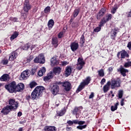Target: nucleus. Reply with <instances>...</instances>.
I'll use <instances>...</instances> for the list:
<instances>
[{"instance_id": "864d4df0", "label": "nucleus", "mask_w": 131, "mask_h": 131, "mask_svg": "<svg viewBox=\"0 0 131 131\" xmlns=\"http://www.w3.org/2000/svg\"><path fill=\"white\" fill-rule=\"evenodd\" d=\"M61 64L62 66H66V65H68V64H69V62L67 61H64L61 62Z\"/></svg>"}, {"instance_id": "de8ad7c7", "label": "nucleus", "mask_w": 131, "mask_h": 131, "mask_svg": "<svg viewBox=\"0 0 131 131\" xmlns=\"http://www.w3.org/2000/svg\"><path fill=\"white\" fill-rule=\"evenodd\" d=\"M1 63L3 65H7L9 63V60L8 59H4L1 61Z\"/></svg>"}, {"instance_id": "5701e85b", "label": "nucleus", "mask_w": 131, "mask_h": 131, "mask_svg": "<svg viewBox=\"0 0 131 131\" xmlns=\"http://www.w3.org/2000/svg\"><path fill=\"white\" fill-rule=\"evenodd\" d=\"M51 63L52 66L58 65V64H59V61H58V59H57V57L54 56L52 57L51 59Z\"/></svg>"}, {"instance_id": "dca6fc26", "label": "nucleus", "mask_w": 131, "mask_h": 131, "mask_svg": "<svg viewBox=\"0 0 131 131\" xmlns=\"http://www.w3.org/2000/svg\"><path fill=\"white\" fill-rule=\"evenodd\" d=\"M54 77V73L53 72H50L48 73L47 76L43 77L44 81H49L50 79H52Z\"/></svg>"}, {"instance_id": "49530a36", "label": "nucleus", "mask_w": 131, "mask_h": 131, "mask_svg": "<svg viewBox=\"0 0 131 131\" xmlns=\"http://www.w3.org/2000/svg\"><path fill=\"white\" fill-rule=\"evenodd\" d=\"M84 36L82 35L80 38V43L82 45H83V43H84Z\"/></svg>"}, {"instance_id": "a878e982", "label": "nucleus", "mask_w": 131, "mask_h": 131, "mask_svg": "<svg viewBox=\"0 0 131 131\" xmlns=\"http://www.w3.org/2000/svg\"><path fill=\"white\" fill-rule=\"evenodd\" d=\"M117 29H113L112 30V31L111 32V38L112 39H114L115 38V36H116Z\"/></svg>"}, {"instance_id": "a211bd4d", "label": "nucleus", "mask_w": 131, "mask_h": 131, "mask_svg": "<svg viewBox=\"0 0 131 131\" xmlns=\"http://www.w3.org/2000/svg\"><path fill=\"white\" fill-rule=\"evenodd\" d=\"M1 81H8L10 80V76L8 74H4L0 77Z\"/></svg>"}, {"instance_id": "c03bdc74", "label": "nucleus", "mask_w": 131, "mask_h": 131, "mask_svg": "<svg viewBox=\"0 0 131 131\" xmlns=\"http://www.w3.org/2000/svg\"><path fill=\"white\" fill-rule=\"evenodd\" d=\"M86 126H87V125H78V126H77V128L78 129H80L81 130H82V129L86 128Z\"/></svg>"}, {"instance_id": "f3484780", "label": "nucleus", "mask_w": 131, "mask_h": 131, "mask_svg": "<svg viewBox=\"0 0 131 131\" xmlns=\"http://www.w3.org/2000/svg\"><path fill=\"white\" fill-rule=\"evenodd\" d=\"M71 47V49L73 52H75L77 49H78V43L76 42H73L71 43L70 45Z\"/></svg>"}, {"instance_id": "f8f14e48", "label": "nucleus", "mask_w": 131, "mask_h": 131, "mask_svg": "<svg viewBox=\"0 0 131 131\" xmlns=\"http://www.w3.org/2000/svg\"><path fill=\"white\" fill-rule=\"evenodd\" d=\"M118 72H120L123 77L126 76V73L128 72V70L123 68L122 66H120V68L117 69Z\"/></svg>"}, {"instance_id": "09e8293b", "label": "nucleus", "mask_w": 131, "mask_h": 131, "mask_svg": "<svg viewBox=\"0 0 131 131\" xmlns=\"http://www.w3.org/2000/svg\"><path fill=\"white\" fill-rule=\"evenodd\" d=\"M32 60H33V56L32 55H31L27 58V61L28 63Z\"/></svg>"}, {"instance_id": "4468645a", "label": "nucleus", "mask_w": 131, "mask_h": 131, "mask_svg": "<svg viewBox=\"0 0 131 131\" xmlns=\"http://www.w3.org/2000/svg\"><path fill=\"white\" fill-rule=\"evenodd\" d=\"M81 110H80V107H75L72 111V113L74 115H76V118H78L77 115H79L81 113Z\"/></svg>"}, {"instance_id": "052dcab7", "label": "nucleus", "mask_w": 131, "mask_h": 131, "mask_svg": "<svg viewBox=\"0 0 131 131\" xmlns=\"http://www.w3.org/2000/svg\"><path fill=\"white\" fill-rule=\"evenodd\" d=\"M104 82H106V79L105 78H103L101 80L100 83H101V84L103 85V84H104Z\"/></svg>"}, {"instance_id": "0e129e2a", "label": "nucleus", "mask_w": 131, "mask_h": 131, "mask_svg": "<svg viewBox=\"0 0 131 131\" xmlns=\"http://www.w3.org/2000/svg\"><path fill=\"white\" fill-rule=\"evenodd\" d=\"M127 47L128 48L129 50H131V41L128 43Z\"/></svg>"}, {"instance_id": "c85d7f7f", "label": "nucleus", "mask_w": 131, "mask_h": 131, "mask_svg": "<svg viewBox=\"0 0 131 131\" xmlns=\"http://www.w3.org/2000/svg\"><path fill=\"white\" fill-rule=\"evenodd\" d=\"M54 24H55L54 20L50 19L48 23V28H49L50 29H52V28H53V26H54Z\"/></svg>"}, {"instance_id": "9d476101", "label": "nucleus", "mask_w": 131, "mask_h": 131, "mask_svg": "<svg viewBox=\"0 0 131 131\" xmlns=\"http://www.w3.org/2000/svg\"><path fill=\"white\" fill-rule=\"evenodd\" d=\"M11 111H13V110L9 105H7L2 109L1 113H3L4 115H8Z\"/></svg>"}, {"instance_id": "7c9ffc66", "label": "nucleus", "mask_w": 131, "mask_h": 131, "mask_svg": "<svg viewBox=\"0 0 131 131\" xmlns=\"http://www.w3.org/2000/svg\"><path fill=\"white\" fill-rule=\"evenodd\" d=\"M66 113V110L65 109H62L59 112H57V114L58 116H63L64 114Z\"/></svg>"}, {"instance_id": "c9c22d12", "label": "nucleus", "mask_w": 131, "mask_h": 131, "mask_svg": "<svg viewBox=\"0 0 131 131\" xmlns=\"http://www.w3.org/2000/svg\"><path fill=\"white\" fill-rule=\"evenodd\" d=\"M78 14H79V9H75L73 13V16L74 18H76V17H77V16L78 15Z\"/></svg>"}, {"instance_id": "f704fd0d", "label": "nucleus", "mask_w": 131, "mask_h": 131, "mask_svg": "<svg viewBox=\"0 0 131 131\" xmlns=\"http://www.w3.org/2000/svg\"><path fill=\"white\" fill-rule=\"evenodd\" d=\"M98 75L100 76V77H103L105 75V74L104 73V70L101 69L98 71Z\"/></svg>"}, {"instance_id": "13d9d810", "label": "nucleus", "mask_w": 131, "mask_h": 131, "mask_svg": "<svg viewBox=\"0 0 131 131\" xmlns=\"http://www.w3.org/2000/svg\"><path fill=\"white\" fill-rule=\"evenodd\" d=\"M124 101H125L124 100V98H122L121 99V101L120 102L121 106H123L124 105Z\"/></svg>"}, {"instance_id": "680f3d73", "label": "nucleus", "mask_w": 131, "mask_h": 131, "mask_svg": "<svg viewBox=\"0 0 131 131\" xmlns=\"http://www.w3.org/2000/svg\"><path fill=\"white\" fill-rule=\"evenodd\" d=\"M85 123V122L84 121H79L78 124L79 125H82L84 124Z\"/></svg>"}, {"instance_id": "cd10ccee", "label": "nucleus", "mask_w": 131, "mask_h": 131, "mask_svg": "<svg viewBox=\"0 0 131 131\" xmlns=\"http://www.w3.org/2000/svg\"><path fill=\"white\" fill-rule=\"evenodd\" d=\"M45 73H46V68L43 67L38 71V75L39 76H42Z\"/></svg>"}, {"instance_id": "774afa93", "label": "nucleus", "mask_w": 131, "mask_h": 131, "mask_svg": "<svg viewBox=\"0 0 131 131\" xmlns=\"http://www.w3.org/2000/svg\"><path fill=\"white\" fill-rule=\"evenodd\" d=\"M108 71H109V72H112V71H113V68H112V67L109 68Z\"/></svg>"}, {"instance_id": "69168bd1", "label": "nucleus", "mask_w": 131, "mask_h": 131, "mask_svg": "<svg viewBox=\"0 0 131 131\" xmlns=\"http://www.w3.org/2000/svg\"><path fill=\"white\" fill-rule=\"evenodd\" d=\"M71 129H72V127H66V130H67V131L71 130Z\"/></svg>"}, {"instance_id": "423d86ee", "label": "nucleus", "mask_w": 131, "mask_h": 131, "mask_svg": "<svg viewBox=\"0 0 131 131\" xmlns=\"http://www.w3.org/2000/svg\"><path fill=\"white\" fill-rule=\"evenodd\" d=\"M91 82V77H87L79 85L78 88L77 89L78 92H80V91L83 90L85 85H88L89 83Z\"/></svg>"}, {"instance_id": "e433bc0d", "label": "nucleus", "mask_w": 131, "mask_h": 131, "mask_svg": "<svg viewBox=\"0 0 131 131\" xmlns=\"http://www.w3.org/2000/svg\"><path fill=\"white\" fill-rule=\"evenodd\" d=\"M106 20H105V18H103L102 19H101V21L100 22V24L99 25V26H101L102 27V26H104V24H105V23H106Z\"/></svg>"}, {"instance_id": "4c0bfd02", "label": "nucleus", "mask_w": 131, "mask_h": 131, "mask_svg": "<svg viewBox=\"0 0 131 131\" xmlns=\"http://www.w3.org/2000/svg\"><path fill=\"white\" fill-rule=\"evenodd\" d=\"M29 48H30V46H29L28 44H26L24 46L21 47L22 50H24V51H27Z\"/></svg>"}, {"instance_id": "3c124183", "label": "nucleus", "mask_w": 131, "mask_h": 131, "mask_svg": "<svg viewBox=\"0 0 131 131\" xmlns=\"http://www.w3.org/2000/svg\"><path fill=\"white\" fill-rule=\"evenodd\" d=\"M67 123H68L69 126H72L73 125V121L69 120L67 122Z\"/></svg>"}, {"instance_id": "4be33fe9", "label": "nucleus", "mask_w": 131, "mask_h": 131, "mask_svg": "<svg viewBox=\"0 0 131 131\" xmlns=\"http://www.w3.org/2000/svg\"><path fill=\"white\" fill-rule=\"evenodd\" d=\"M24 89V84L19 83L17 85L16 84V91L20 92V91Z\"/></svg>"}, {"instance_id": "58836bf2", "label": "nucleus", "mask_w": 131, "mask_h": 131, "mask_svg": "<svg viewBox=\"0 0 131 131\" xmlns=\"http://www.w3.org/2000/svg\"><path fill=\"white\" fill-rule=\"evenodd\" d=\"M118 98L119 99H122V97L123 96V91L120 90L118 92Z\"/></svg>"}, {"instance_id": "f03ea898", "label": "nucleus", "mask_w": 131, "mask_h": 131, "mask_svg": "<svg viewBox=\"0 0 131 131\" xmlns=\"http://www.w3.org/2000/svg\"><path fill=\"white\" fill-rule=\"evenodd\" d=\"M32 6L29 3V0H25L24 3V6L23 10L24 13L21 12V14H26V15H28V12L31 10Z\"/></svg>"}, {"instance_id": "338daca9", "label": "nucleus", "mask_w": 131, "mask_h": 131, "mask_svg": "<svg viewBox=\"0 0 131 131\" xmlns=\"http://www.w3.org/2000/svg\"><path fill=\"white\" fill-rule=\"evenodd\" d=\"M17 116L18 117H20V116H22V112H19L17 114Z\"/></svg>"}, {"instance_id": "6e6552de", "label": "nucleus", "mask_w": 131, "mask_h": 131, "mask_svg": "<svg viewBox=\"0 0 131 131\" xmlns=\"http://www.w3.org/2000/svg\"><path fill=\"white\" fill-rule=\"evenodd\" d=\"M45 61L43 54H40L34 59V63H39V64H43Z\"/></svg>"}, {"instance_id": "2f4dec72", "label": "nucleus", "mask_w": 131, "mask_h": 131, "mask_svg": "<svg viewBox=\"0 0 131 131\" xmlns=\"http://www.w3.org/2000/svg\"><path fill=\"white\" fill-rule=\"evenodd\" d=\"M18 35H19V33L17 32H15L10 37L11 40H13L15 38H17V37H18Z\"/></svg>"}, {"instance_id": "393cba45", "label": "nucleus", "mask_w": 131, "mask_h": 131, "mask_svg": "<svg viewBox=\"0 0 131 131\" xmlns=\"http://www.w3.org/2000/svg\"><path fill=\"white\" fill-rule=\"evenodd\" d=\"M52 42L54 48H57V47H58V38L57 37H53Z\"/></svg>"}, {"instance_id": "37998d69", "label": "nucleus", "mask_w": 131, "mask_h": 131, "mask_svg": "<svg viewBox=\"0 0 131 131\" xmlns=\"http://www.w3.org/2000/svg\"><path fill=\"white\" fill-rule=\"evenodd\" d=\"M37 85V83L35 82H32L30 83V88L31 89H33V88H35L36 86Z\"/></svg>"}, {"instance_id": "ddd939ff", "label": "nucleus", "mask_w": 131, "mask_h": 131, "mask_svg": "<svg viewBox=\"0 0 131 131\" xmlns=\"http://www.w3.org/2000/svg\"><path fill=\"white\" fill-rule=\"evenodd\" d=\"M59 86H58L57 84H54L51 88V93L54 95V96H56V95L59 93Z\"/></svg>"}, {"instance_id": "bf43d9fd", "label": "nucleus", "mask_w": 131, "mask_h": 131, "mask_svg": "<svg viewBox=\"0 0 131 131\" xmlns=\"http://www.w3.org/2000/svg\"><path fill=\"white\" fill-rule=\"evenodd\" d=\"M79 121L78 120H73V124H78Z\"/></svg>"}, {"instance_id": "6ab92c4d", "label": "nucleus", "mask_w": 131, "mask_h": 131, "mask_svg": "<svg viewBox=\"0 0 131 131\" xmlns=\"http://www.w3.org/2000/svg\"><path fill=\"white\" fill-rule=\"evenodd\" d=\"M18 57V53L16 52H13L11 53L9 60L10 61H14V59H16Z\"/></svg>"}, {"instance_id": "f257e3e1", "label": "nucleus", "mask_w": 131, "mask_h": 131, "mask_svg": "<svg viewBox=\"0 0 131 131\" xmlns=\"http://www.w3.org/2000/svg\"><path fill=\"white\" fill-rule=\"evenodd\" d=\"M45 91V88L42 86H37L31 93V96L28 95L26 96V99L27 101L32 100H37L42 96V93Z\"/></svg>"}, {"instance_id": "79ce46f5", "label": "nucleus", "mask_w": 131, "mask_h": 131, "mask_svg": "<svg viewBox=\"0 0 131 131\" xmlns=\"http://www.w3.org/2000/svg\"><path fill=\"white\" fill-rule=\"evenodd\" d=\"M101 26H100L99 25V26L96 27L95 29H94L93 32L97 33L99 32V31H101Z\"/></svg>"}, {"instance_id": "72a5a7b5", "label": "nucleus", "mask_w": 131, "mask_h": 131, "mask_svg": "<svg viewBox=\"0 0 131 131\" xmlns=\"http://www.w3.org/2000/svg\"><path fill=\"white\" fill-rule=\"evenodd\" d=\"M119 105V103L117 102L114 106H112L111 107V111H115V110H117V106H118Z\"/></svg>"}, {"instance_id": "8fccbe9b", "label": "nucleus", "mask_w": 131, "mask_h": 131, "mask_svg": "<svg viewBox=\"0 0 131 131\" xmlns=\"http://www.w3.org/2000/svg\"><path fill=\"white\" fill-rule=\"evenodd\" d=\"M10 20L12 22H18V18L16 17H10Z\"/></svg>"}, {"instance_id": "0eeeda50", "label": "nucleus", "mask_w": 131, "mask_h": 131, "mask_svg": "<svg viewBox=\"0 0 131 131\" xmlns=\"http://www.w3.org/2000/svg\"><path fill=\"white\" fill-rule=\"evenodd\" d=\"M76 65V69L78 70H81V69L83 68V66L85 65V62H84V60H83V58H82V57L78 58Z\"/></svg>"}, {"instance_id": "1a4fd4ad", "label": "nucleus", "mask_w": 131, "mask_h": 131, "mask_svg": "<svg viewBox=\"0 0 131 131\" xmlns=\"http://www.w3.org/2000/svg\"><path fill=\"white\" fill-rule=\"evenodd\" d=\"M30 73V71L29 70H27L23 72L19 77L20 80L27 79L29 75H30V74H29Z\"/></svg>"}, {"instance_id": "6e6d98bb", "label": "nucleus", "mask_w": 131, "mask_h": 131, "mask_svg": "<svg viewBox=\"0 0 131 131\" xmlns=\"http://www.w3.org/2000/svg\"><path fill=\"white\" fill-rule=\"evenodd\" d=\"M117 10V8L116 7L113 8L112 10H111L112 14H115Z\"/></svg>"}, {"instance_id": "2eb2a0df", "label": "nucleus", "mask_w": 131, "mask_h": 131, "mask_svg": "<svg viewBox=\"0 0 131 131\" xmlns=\"http://www.w3.org/2000/svg\"><path fill=\"white\" fill-rule=\"evenodd\" d=\"M105 13H106V9H105V8H101L99 13L97 14V19L98 20H100V19H101V18H102V17L105 15Z\"/></svg>"}, {"instance_id": "bb28decb", "label": "nucleus", "mask_w": 131, "mask_h": 131, "mask_svg": "<svg viewBox=\"0 0 131 131\" xmlns=\"http://www.w3.org/2000/svg\"><path fill=\"white\" fill-rule=\"evenodd\" d=\"M125 57H127V58H128L129 57V55H128V53L126 52V51H123L121 53V59H125Z\"/></svg>"}, {"instance_id": "39448f33", "label": "nucleus", "mask_w": 131, "mask_h": 131, "mask_svg": "<svg viewBox=\"0 0 131 131\" xmlns=\"http://www.w3.org/2000/svg\"><path fill=\"white\" fill-rule=\"evenodd\" d=\"M5 88L9 93L13 94V93L16 92V82L12 81L10 83L6 85Z\"/></svg>"}, {"instance_id": "5fc2aeb1", "label": "nucleus", "mask_w": 131, "mask_h": 131, "mask_svg": "<svg viewBox=\"0 0 131 131\" xmlns=\"http://www.w3.org/2000/svg\"><path fill=\"white\" fill-rule=\"evenodd\" d=\"M31 74H32V75H33L34 74V73H35V72H36V70L35 69H32V70L31 71H30Z\"/></svg>"}, {"instance_id": "9b49d317", "label": "nucleus", "mask_w": 131, "mask_h": 131, "mask_svg": "<svg viewBox=\"0 0 131 131\" xmlns=\"http://www.w3.org/2000/svg\"><path fill=\"white\" fill-rule=\"evenodd\" d=\"M62 86L63 88V90L66 91V92H69L72 88L71 87V83L69 81L63 82Z\"/></svg>"}, {"instance_id": "b1692460", "label": "nucleus", "mask_w": 131, "mask_h": 131, "mask_svg": "<svg viewBox=\"0 0 131 131\" xmlns=\"http://www.w3.org/2000/svg\"><path fill=\"white\" fill-rule=\"evenodd\" d=\"M110 89V81H108L106 84L103 86V93H107Z\"/></svg>"}, {"instance_id": "aec40b11", "label": "nucleus", "mask_w": 131, "mask_h": 131, "mask_svg": "<svg viewBox=\"0 0 131 131\" xmlns=\"http://www.w3.org/2000/svg\"><path fill=\"white\" fill-rule=\"evenodd\" d=\"M71 72H72V68L70 66H68L66 68V71L64 72V74L66 76H69L71 74Z\"/></svg>"}, {"instance_id": "c756f323", "label": "nucleus", "mask_w": 131, "mask_h": 131, "mask_svg": "<svg viewBox=\"0 0 131 131\" xmlns=\"http://www.w3.org/2000/svg\"><path fill=\"white\" fill-rule=\"evenodd\" d=\"M53 73L55 74H60L61 73V68L60 67H56L53 69Z\"/></svg>"}, {"instance_id": "20e7f679", "label": "nucleus", "mask_w": 131, "mask_h": 131, "mask_svg": "<svg viewBox=\"0 0 131 131\" xmlns=\"http://www.w3.org/2000/svg\"><path fill=\"white\" fill-rule=\"evenodd\" d=\"M121 84V80H120V79L119 78H118L117 79H112L110 81V85L111 86L112 90H114V89H115L116 88H119Z\"/></svg>"}, {"instance_id": "a19ab883", "label": "nucleus", "mask_w": 131, "mask_h": 131, "mask_svg": "<svg viewBox=\"0 0 131 131\" xmlns=\"http://www.w3.org/2000/svg\"><path fill=\"white\" fill-rule=\"evenodd\" d=\"M44 12H45V14H48V13H50V12H51V7L50 6L47 7L45 9Z\"/></svg>"}, {"instance_id": "a18cd8bd", "label": "nucleus", "mask_w": 131, "mask_h": 131, "mask_svg": "<svg viewBox=\"0 0 131 131\" xmlns=\"http://www.w3.org/2000/svg\"><path fill=\"white\" fill-rule=\"evenodd\" d=\"M103 18H105V20H106V22H107V21L111 20V18H112V15L109 14L107 15H106L105 17Z\"/></svg>"}, {"instance_id": "4d7b16f0", "label": "nucleus", "mask_w": 131, "mask_h": 131, "mask_svg": "<svg viewBox=\"0 0 131 131\" xmlns=\"http://www.w3.org/2000/svg\"><path fill=\"white\" fill-rule=\"evenodd\" d=\"M95 97V94L93 92H92L91 95L89 96V99H93Z\"/></svg>"}, {"instance_id": "ea45409f", "label": "nucleus", "mask_w": 131, "mask_h": 131, "mask_svg": "<svg viewBox=\"0 0 131 131\" xmlns=\"http://www.w3.org/2000/svg\"><path fill=\"white\" fill-rule=\"evenodd\" d=\"M71 26L72 28H75V27H78V26H79V25H78V21L73 22Z\"/></svg>"}, {"instance_id": "7ed1b4c3", "label": "nucleus", "mask_w": 131, "mask_h": 131, "mask_svg": "<svg viewBox=\"0 0 131 131\" xmlns=\"http://www.w3.org/2000/svg\"><path fill=\"white\" fill-rule=\"evenodd\" d=\"M9 106L13 110V111H16L17 109H18V107H19V103L18 102L15 100L14 98H10L9 101Z\"/></svg>"}, {"instance_id": "412c9836", "label": "nucleus", "mask_w": 131, "mask_h": 131, "mask_svg": "<svg viewBox=\"0 0 131 131\" xmlns=\"http://www.w3.org/2000/svg\"><path fill=\"white\" fill-rule=\"evenodd\" d=\"M45 131H56V127L53 126H46L44 127Z\"/></svg>"}, {"instance_id": "e2e57ef3", "label": "nucleus", "mask_w": 131, "mask_h": 131, "mask_svg": "<svg viewBox=\"0 0 131 131\" xmlns=\"http://www.w3.org/2000/svg\"><path fill=\"white\" fill-rule=\"evenodd\" d=\"M55 105H56V107H58V106H59V105H60V101L56 100V101L55 102Z\"/></svg>"}, {"instance_id": "473e14b6", "label": "nucleus", "mask_w": 131, "mask_h": 131, "mask_svg": "<svg viewBox=\"0 0 131 131\" xmlns=\"http://www.w3.org/2000/svg\"><path fill=\"white\" fill-rule=\"evenodd\" d=\"M131 66V61H129V59H127V62H125L124 64V67L125 68H128Z\"/></svg>"}, {"instance_id": "603ef678", "label": "nucleus", "mask_w": 131, "mask_h": 131, "mask_svg": "<svg viewBox=\"0 0 131 131\" xmlns=\"http://www.w3.org/2000/svg\"><path fill=\"white\" fill-rule=\"evenodd\" d=\"M63 34H64V33H63V32H60L58 34V38H62V37H63Z\"/></svg>"}]
</instances>
